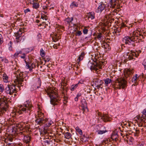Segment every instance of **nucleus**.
<instances>
[{
  "label": "nucleus",
  "mask_w": 146,
  "mask_h": 146,
  "mask_svg": "<svg viewBox=\"0 0 146 146\" xmlns=\"http://www.w3.org/2000/svg\"><path fill=\"white\" fill-rule=\"evenodd\" d=\"M53 47L54 48L57 49L58 48V46L57 45V44H54L53 46Z\"/></svg>",
  "instance_id": "60"
},
{
  "label": "nucleus",
  "mask_w": 146,
  "mask_h": 146,
  "mask_svg": "<svg viewBox=\"0 0 146 146\" xmlns=\"http://www.w3.org/2000/svg\"><path fill=\"white\" fill-rule=\"evenodd\" d=\"M88 18L90 19L93 20L95 18V13L94 12H91L88 13Z\"/></svg>",
  "instance_id": "21"
},
{
  "label": "nucleus",
  "mask_w": 146,
  "mask_h": 146,
  "mask_svg": "<svg viewBox=\"0 0 146 146\" xmlns=\"http://www.w3.org/2000/svg\"><path fill=\"white\" fill-rule=\"evenodd\" d=\"M53 34L52 39L54 42H56L60 38V34L59 33H54Z\"/></svg>",
  "instance_id": "14"
},
{
  "label": "nucleus",
  "mask_w": 146,
  "mask_h": 146,
  "mask_svg": "<svg viewBox=\"0 0 146 146\" xmlns=\"http://www.w3.org/2000/svg\"><path fill=\"white\" fill-rule=\"evenodd\" d=\"M64 100L65 101H66V102H67V100L68 99V98L66 97V96H64Z\"/></svg>",
  "instance_id": "58"
},
{
  "label": "nucleus",
  "mask_w": 146,
  "mask_h": 146,
  "mask_svg": "<svg viewBox=\"0 0 146 146\" xmlns=\"http://www.w3.org/2000/svg\"><path fill=\"white\" fill-rule=\"evenodd\" d=\"M93 82L94 83L95 86L98 88H101V86L103 83L102 80L99 79L98 78L94 79Z\"/></svg>",
  "instance_id": "11"
},
{
  "label": "nucleus",
  "mask_w": 146,
  "mask_h": 146,
  "mask_svg": "<svg viewBox=\"0 0 146 146\" xmlns=\"http://www.w3.org/2000/svg\"><path fill=\"white\" fill-rule=\"evenodd\" d=\"M108 140L107 139H105L104 140H103V144H104V143L105 144L107 143H108Z\"/></svg>",
  "instance_id": "55"
},
{
  "label": "nucleus",
  "mask_w": 146,
  "mask_h": 146,
  "mask_svg": "<svg viewBox=\"0 0 146 146\" xmlns=\"http://www.w3.org/2000/svg\"><path fill=\"white\" fill-rule=\"evenodd\" d=\"M82 84V83L80 82H79L76 84H74L72 85L70 87V89L71 91H74L76 89L78 86V85L80 84Z\"/></svg>",
  "instance_id": "25"
},
{
  "label": "nucleus",
  "mask_w": 146,
  "mask_h": 146,
  "mask_svg": "<svg viewBox=\"0 0 146 146\" xmlns=\"http://www.w3.org/2000/svg\"><path fill=\"white\" fill-rule=\"evenodd\" d=\"M26 65L25 66V68L27 69H29V70L31 72L32 71V69L35 68L36 66L35 64L32 63L27 62L26 63Z\"/></svg>",
  "instance_id": "12"
},
{
  "label": "nucleus",
  "mask_w": 146,
  "mask_h": 146,
  "mask_svg": "<svg viewBox=\"0 0 146 146\" xmlns=\"http://www.w3.org/2000/svg\"><path fill=\"white\" fill-rule=\"evenodd\" d=\"M4 60L5 61V62L6 63H7L8 62V60L6 59H4Z\"/></svg>",
  "instance_id": "64"
},
{
  "label": "nucleus",
  "mask_w": 146,
  "mask_h": 146,
  "mask_svg": "<svg viewBox=\"0 0 146 146\" xmlns=\"http://www.w3.org/2000/svg\"><path fill=\"white\" fill-rule=\"evenodd\" d=\"M27 50L26 49H24L21 50L17 51L14 54V57L16 58L19 56L21 58L23 59L25 62L27 63L29 59V56L27 54L29 52V51L27 52L26 51Z\"/></svg>",
  "instance_id": "5"
},
{
  "label": "nucleus",
  "mask_w": 146,
  "mask_h": 146,
  "mask_svg": "<svg viewBox=\"0 0 146 146\" xmlns=\"http://www.w3.org/2000/svg\"><path fill=\"white\" fill-rule=\"evenodd\" d=\"M33 108L31 103L29 100H27L25 102L24 104L19 106V109L16 110V112L19 114L24 113L30 115Z\"/></svg>",
  "instance_id": "2"
},
{
  "label": "nucleus",
  "mask_w": 146,
  "mask_h": 146,
  "mask_svg": "<svg viewBox=\"0 0 146 146\" xmlns=\"http://www.w3.org/2000/svg\"><path fill=\"white\" fill-rule=\"evenodd\" d=\"M98 115L99 118L104 122L110 121V118L107 115L102 114L101 113L99 112H98Z\"/></svg>",
  "instance_id": "10"
},
{
  "label": "nucleus",
  "mask_w": 146,
  "mask_h": 146,
  "mask_svg": "<svg viewBox=\"0 0 146 146\" xmlns=\"http://www.w3.org/2000/svg\"><path fill=\"white\" fill-rule=\"evenodd\" d=\"M43 117V113L42 114L41 116L38 115V118L35 120V122L37 124L41 125L47 121V119L46 118H44Z\"/></svg>",
  "instance_id": "9"
},
{
  "label": "nucleus",
  "mask_w": 146,
  "mask_h": 146,
  "mask_svg": "<svg viewBox=\"0 0 146 146\" xmlns=\"http://www.w3.org/2000/svg\"><path fill=\"white\" fill-rule=\"evenodd\" d=\"M46 93L51 99L52 104L55 106L60 103L61 98L56 92L53 91H49L46 92Z\"/></svg>",
  "instance_id": "3"
},
{
  "label": "nucleus",
  "mask_w": 146,
  "mask_h": 146,
  "mask_svg": "<svg viewBox=\"0 0 146 146\" xmlns=\"http://www.w3.org/2000/svg\"><path fill=\"white\" fill-rule=\"evenodd\" d=\"M96 37L99 40L102 39L103 37L102 34L101 33H99L96 35Z\"/></svg>",
  "instance_id": "41"
},
{
  "label": "nucleus",
  "mask_w": 146,
  "mask_h": 146,
  "mask_svg": "<svg viewBox=\"0 0 146 146\" xmlns=\"http://www.w3.org/2000/svg\"><path fill=\"white\" fill-rule=\"evenodd\" d=\"M8 139L9 141L10 142H11L12 141L13 139L12 138H7V139Z\"/></svg>",
  "instance_id": "62"
},
{
  "label": "nucleus",
  "mask_w": 146,
  "mask_h": 146,
  "mask_svg": "<svg viewBox=\"0 0 146 146\" xmlns=\"http://www.w3.org/2000/svg\"><path fill=\"white\" fill-rule=\"evenodd\" d=\"M30 10L29 9H27L25 10L24 11V12L25 13H27L30 12Z\"/></svg>",
  "instance_id": "57"
},
{
  "label": "nucleus",
  "mask_w": 146,
  "mask_h": 146,
  "mask_svg": "<svg viewBox=\"0 0 146 146\" xmlns=\"http://www.w3.org/2000/svg\"><path fill=\"white\" fill-rule=\"evenodd\" d=\"M116 0H111L110 1L111 6L112 8L115 7V6L116 5L117 3L116 2Z\"/></svg>",
  "instance_id": "28"
},
{
  "label": "nucleus",
  "mask_w": 146,
  "mask_h": 146,
  "mask_svg": "<svg viewBox=\"0 0 146 146\" xmlns=\"http://www.w3.org/2000/svg\"><path fill=\"white\" fill-rule=\"evenodd\" d=\"M13 43L12 42L10 41L9 43H8V46H9V49L10 50H12V45Z\"/></svg>",
  "instance_id": "46"
},
{
  "label": "nucleus",
  "mask_w": 146,
  "mask_h": 146,
  "mask_svg": "<svg viewBox=\"0 0 146 146\" xmlns=\"http://www.w3.org/2000/svg\"><path fill=\"white\" fill-rule=\"evenodd\" d=\"M14 72V74L16 75L15 76H16V79L14 81L15 84L14 85H8L5 88V93L10 95L16 93L17 92L16 87L19 88V85L23 86L24 85L23 83L24 80L26 81L28 78L25 73L21 72L19 70H17Z\"/></svg>",
  "instance_id": "1"
},
{
  "label": "nucleus",
  "mask_w": 146,
  "mask_h": 146,
  "mask_svg": "<svg viewBox=\"0 0 146 146\" xmlns=\"http://www.w3.org/2000/svg\"><path fill=\"white\" fill-rule=\"evenodd\" d=\"M81 94L78 93V94H77L76 97L78 98V97H79L80 96H81Z\"/></svg>",
  "instance_id": "63"
},
{
  "label": "nucleus",
  "mask_w": 146,
  "mask_h": 146,
  "mask_svg": "<svg viewBox=\"0 0 146 146\" xmlns=\"http://www.w3.org/2000/svg\"><path fill=\"white\" fill-rule=\"evenodd\" d=\"M37 83L38 84V85L36 86V85H34L32 86V87L33 88V90H35L36 88H39L40 86V82H38Z\"/></svg>",
  "instance_id": "35"
},
{
  "label": "nucleus",
  "mask_w": 146,
  "mask_h": 146,
  "mask_svg": "<svg viewBox=\"0 0 146 146\" xmlns=\"http://www.w3.org/2000/svg\"><path fill=\"white\" fill-rule=\"evenodd\" d=\"M40 55L42 57H44L45 56V52L44 50L42 48L40 50Z\"/></svg>",
  "instance_id": "42"
},
{
  "label": "nucleus",
  "mask_w": 146,
  "mask_h": 146,
  "mask_svg": "<svg viewBox=\"0 0 146 146\" xmlns=\"http://www.w3.org/2000/svg\"><path fill=\"white\" fill-rule=\"evenodd\" d=\"M126 85V82L124 79H118L116 80L113 87L115 89H120L124 88Z\"/></svg>",
  "instance_id": "6"
},
{
  "label": "nucleus",
  "mask_w": 146,
  "mask_h": 146,
  "mask_svg": "<svg viewBox=\"0 0 146 146\" xmlns=\"http://www.w3.org/2000/svg\"><path fill=\"white\" fill-rule=\"evenodd\" d=\"M41 18L43 19V20H45V21H46L48 19V18H47V17L46 16H41Z\"/></svg>",
  "instance_id": "51"
},
{
  "label": "nucleus",
  "mask_w": 146,
  "mask_h": 146,
  "mask_svg": "<svg viewBox=\"0 0 146 146\" xmlns=\"http://www.w3.org/2000/svg\"><path fill=\"white\" fill-rule=\"evenodd\" d=\"M142 113L145 115H146V109H144L143 110Z\"/></svg>",
  "instance_id": "56"
},
{
  "label": "nucleus",
  "mask_w": 146,
  "mask_h": 146,
  "mask_svg": "<svg viewBox=\"0 0 146 146\" xmlns=\"http://www.w3.org/2000/svg\"><path fill=\"white\" fill-rule=\"evenodd\" d=\"M133 56L132 57L130 55H128V54L127 55H126V56L127 57H126V60H130L132 59H135V58H134V57H137V56L136 55V54L135 53H134L133 54Z\"/></svg>",
  "instance_id": "20"
},
{
  "label": "nucleus",
  "mask_w": 146,
  "mask_h": 146,
  "mask_svg": "<svg viewBox=\"0 0 146 146\" xmlns=\"http://www.w3.org/2000/svg\"><path fill=\"white\" fill-rule=\"evenodd\" d=\"M44 61H45V62H48L49 61L50 58L49 56H46L45 57L43 58Z\"/></svg>",
  "instance_id": "39"
},
{
  "label": "nucleus",
  "mask_w": 146,
  "mask_h": 146,
  "mask_svg": "<svg viewBox=\"0 0 146 146\" xmlns=\"http://www.w3.org/2000/svg\"><path fill=\"white\" fill-rule=\"evenodd\" d=\"M78 5V4L76 2H73L71 4L70 7L72 8H73L75 7H77Z\"/></svg>",
  "instance_id": "32"
},
{
  "label": "nucleus",
  "mask_w": 146,
  "mask_h": 146,
  "mask_svg": "<svg viewBox=\"0 0 146 146\" xmlns=\"http://www.w3.org/2000/svg\"><path fill=\"white\" fill-rule=\"evenodd\" d=\"M128 135L127 134L125 136V137L128 139L126 140V141L127 143L130 145L133 144V139L131 137H130L129 139V138L128 137Z\"/></svg>",
  "instance_id": "22"
},
{
  "label": "nucleus",
  "mask_w": 146,
  "mask_h": 146,
  "mask_svg": "<svg viewBox=\"0 0 146 146\" xmlns=\"http://www.w3.org/2000/svg\"><path fill=\"white\" fill-rule=\"evenodd\" d=\"M73 18H68L64 20L65 23L67 24H69L73 20Z\"/></svg>",
  "instance_id": "26"
},
{
  "label": "nucleus",
  "mask_w": 146,
  "mask_h": 146,
  "mask_svg": "<svg viewBox=\"0 0 146 146\" xmlns=\"http://www.w3.org/2000/svg\"><path fill=\"white\" fill-rule=\"evenodd\" d=\"M83 32L84 34H86L88 33V30L87 29H84L83 30Z\"/></svg>",
  "instance_id": "52"
},
{
  "label": "nucleus",
  "mask_w": 146,
  "mask_h": 146,
  "mask_svg": "<svg viewBox=\"0 0 146 146\" xmlns=\"http://www.w3.org/2000/svg\"><path fill=\"white\" fill-rule=\"evenodd\" d=\"M102 62H99L96 63H92L90 62H89L88 64V67L91 70H95L97 73L100 69H102Z\"/></svg>",
  "instance_id": "8"
},
{
  "label": "nucleus",
  "mask_w": 146,
  "mask_h": 146,
  "mask_svg": "<svg viewBox=\"0 0 146 146\" xmlns=\"http://www.w3.org/2000/svg\"><path fill=\"white\" fill-rule=\"evenodd\" d=\"M139 144H137V146H143L144 142L142 141L141 142H139Z\"/></svg>",
  "instance_id": "53"
},
{
  "label": "nucleus",
  "mask_w": 146,
  "mask_h": 146,
  "mask_svg": "<svg viewBox=\"0 0 146 146\" xmlns=\"http://www.w3.org/2000/svg\"><path fill=\"white\" fill-rule=\"evenodd\" d=\"M132 82L134 83L132 84V86H135L136 85V82L137 81V74H135L132 79Z\"/></svg>",
  "instance_id": "23"
},
{
  "label": "nucleus",
  "mask_w": 146,
  "mask_h": 146,
  "mask_svg": "<svg viewBox=\"0 0 146 146\" xmlns=\"http://www.w3.org/2000/svg\"><path fill=\"white\" fill-rule=\"evenodd\" d=\"M82 104L81 105V107H82V110L83 111V113L84 112V111L87 110H88V109L87 107V104L86 101L84 100L82 102Z\"/></svg>",
  "instance_id": "18"
},
{
  "label": "nucleus",
  "mask_w": 146,
  "mask_h": 146,
  "mask_svg": "<svg viewBox=\"0 0 146 146\" xmlns=\"http://www.w3.org/2000/svg\"><path fill=\"white\" fill-rule=\"evenodd\" d=\"M83 137L80 138V140L83 142L87 141L88 139V138L86 137L84 135Z\"/></svg>",
  "instance_id": "34"
},
{
  "label": "nucleus",
  "mask_w": 146,
  "mask_h": 146,
  "mask_svg": "<svg viewBox=\"0 0 146 146\" xmlns=\"http://www.w3.org/2000/svg\"><path fill=\"white\" fill-rule=\"evenodd\" d=\"M22 32L21 31H19L18 32L15 33V36L16 37V41L17 42H18L21 41L22 38Z\"/></svg>",
  "instance_id": "13"
},
{
  "label": "nucleus",
  "mask_w": 146,
  "mask_h": 146,
  "mask_svg": "<svg viewBox=\"0 0 146 146\" xmlns=\"http://www.w3.org/2000/svg\"><path fill=\"white\" fill-rule=\"evenodd\" d=\"M85 55V53L84 52H82L81 53V54L79 56L78 59L77 60V65L76 67L77 68H78V67L80 66L79 64V62L81 60H82L84 58Z\"/></svg>",
  "instance_id": "15"
},
{
  "label": "nucleus",
  "mask_w": 146,
  "mask_h": 146,
  "mask_svg": "<svg viewBox=\"0 0 146 146\" xmlns=\"http://www.w3.org/2000/svg\"><path fill=\"white\" fill-rule=\"evenodd\" d=\"M39 7V3L38 2H33V7L34 9H37Z\"/></svg>",
  "instance_id": "29"
},
{
  "label": "nucleus",
  "mask_w": 146,
  "mask_h": 146,
  "mask_svg": "<svg viewBox=\"0 0 146 146\" xmlns=\"http://www.w3.org/2000/svg\"><path fill=\"white\" fill-rule=\"evenodd\" d=\"M104 81L106 84L107 85L111 82V80L109 78H107L105 80H104Z\"/></svg>",
  "instance_id": "38"
},
{
  "label": "nucleus",
  "mask_w": 146,
  "mask_h": 146,
  "mask_svg": "<svg viewBox=\"0 0 146 146\" xmlns=\"http://www.w3.org/2000/svg\"><path fill=\"white\" fill-rule=\"evenodd\" d=\"M105 5L103 3H101L98 7L97 9L96 10L97 13L101 12L105 8Z\"/></svg>",
  "instance_id": "16"
},
{
  "label": "nucleus",
  "mask_w": 146,
  "mask_h": 146,
  "mask_svg": "<svg viewBox=\"0 0 146 146\" xmlns=\"http://www.w3.org/2000/svg\"><path fill=\"white\" fill-rule=\"evenodd\" d=\"M30 141V137L29 136H25L24 137V141L26 143H28Z\"/></svg>",
  "instance_id": "30"
},
{
  "label": "nucleus",
  "mask_w": 146,
  "mask_h": 146,
  "mask_svg": "<svg viewBox=\"0 0 146 146\" xmlns=\"http://www.w3.org/2000/svg\"><path fill=\"white\" fill-rule=\"evenodd\" d=\"M143 66L145 68V71L144 72H146V64H145V63L144 64H143Z\"/></svg>",
  "instance_id": "61"
},
{
  "label": "nucleus",
  "mask_w": 146,
  "mask_h": 146,
  "mask_svg": "<svg viewBox=\"0 0 146 146\" xmlns=\"http://www.w3.org/2000/svg\"><path fill=\"white\" fill-rule=\"evenodd\" d=\"M5 139L0 141V143H1L2 145L4 146L5 145Z\"/></svg>",
  "instance_id": "49"
},
{
  "label": "nucleus",
  "mask_w": 146,
  "mask_h": 146,
  "mask_svg": "<svg viewBox=\"0 0 146 146\" xmlns=\"http://www.w3.org/2000/svg\"><path fill=\"white\" fill-rule=\"evenodd\" d=\"M125 27V25L124 24V23H122L121 25V27H120V29L121 28H122L123 27Z\"/></svg>",
  "instance_id": "59"
},
{
  "label": "nucleus",
  "mask_w": 146,
  "mask_h": 146,
  "mask_svg": "<svg viewBox=\"0 0 146 146\" xmlns=\"http://www.w3.org/2000/svg\"><path fill=\"white\" fill-rule=\"evenodd\" d=\"M137 36L133 35L131 36H126L123 39V42L126 44L134 46L137 43Z\"/></svg>",
  "instance_id": "4"
},
{
  "label": "nucleus",
  "mask_w": 146,
  "mask_h": 146,
  "mask_svg": "<svg viewBox=\"0 0 146 146\" xmlns=\"http://www.w3.org/2000/svg\"><path fill=\"white\" fill-rule=\"evenodd\" d=\"M107 131L106 130H98L97 131L98 133L99 134H102L107 132Z\"/></svg>",
  "instance_id": "45"
},
{
  "label": "nucleus",
  "mask_w": 146,
  "mask_h": 146,
  "mask_svg": "<svg viewBox=\"0 0 146 146\" xmlns=\"http://www.w3.org/2000/svg\"><path fill=\"white\" fill-rule=\"evenodd\" d=\"M75 129L79 134L81 135L82 134V130L79 128V127L77 126L75 128Z\"/></svg>",
  "instance_id": "33"
},
{
  "label": "nucleus",
  "mask_w": 146,
  "mask_h": 146,
  "mask_svg": "<svg viewBox=\"0 0 146 146\" xmlns=\"http://www.w3.org/2000/svg\"><path fill=\"white\" fill-rule=\"evenodd\" d=\"M64 27L61 26L59 25L58 26V27L56 28V30L57 31H58V32H60V31L62 32V30H63Z\"/></svg>",
  "instance_id": "31"
},
{
  "label": "nucleus",
  "mask_w": 146,
  "mask_h": 146,
  "mask_svg": "<svg viewBox=\"0 0 146 146\" xmlns=\"http://www.w3.org/2000/svg\"><path fill=\"white\" fill-rule=\"evenodd\" d=\"M8 139H5V145L4 146H10L11 143L8 142Z\"/></svg>",
  "instance_id": "44"
},
{
  "label": "nucleus",
  "mask_w": 146,
  "mask_h": 146,
  "mask_svg": "<svg viewBox=\"0 0 146 146\" xmlns=\"http://www.w3.org/2000/svg\"><path fill=\"white\" fill-rule=\"evenodd\" d=\"M43 9L44 10L43 12L45 13L46 14L47 12L46 11L48 9V7L46 6H44L42 7Z\"/></svg>",
  "instance_id": "47"
},
{
  "label": "nucleus",
  "mask_w": 146,
  "mask_h": 146,
  "mask_svg": "<svg viewBox=\"0 0 146 146\" xmlns=\"http://www.w3.org/2000/svg\"><path fill=\"white\" fill-rule=\"evenodd\" d=\"M106 15L105 17L107 20L109 19L112 17V15L110 13L111 12H110L109 10H107V11L106 10Z\"/></svg>",
  "instance_id": "24"
},
{
  "label": "nucleus",
  "mask_w": 146,
  "mask_h": 146,
  "mask_svg": "<svg viewBox=\"0 0 146 146\" xmlns=\"http://www.w3.org/2000/svg\"><path fill=\"white\" fill-rule=\"evenodd\" d=\"M53 121L51 120L48 121L46 124V126L48 127L52 126V125L53 124Z\"/></svg>",
  "instance_id": "37"
},
{
  "label": "nucleus",
  "mask_w": 146,
  "mask_h": 146,
  "mask_svg": "<svg viewBox=\"0 0 146 146\" xmlns=\"http://www.w3.org/2000/svg\"><path fill=\"white\" fill-rule=\"evenodd\" d=\"M8 107L7 99L3 96V98L0 99V116L5 111H6Z\"/></svg>",
  "instance_id": "7"
},
{
  "label": "nucleus",
  "mask_w": 146,
  "mask_h": 146,
  "mask_svg": "<svg viewBox=\"0 0 146 146\" xmlns=\"http://www.w3.org/2000/svg\"><path fill=\"white\" fill-rule=\"evenodd\" d=\"M104 46V48H108V49H109V47H110V45L109 44H107V43H105V44H104L103 45Z\"/></svg>",
  "instance_id": "48"
},
{
  "label": "nucleus",
  "mask_w": 146,
  "mask_h": 146,
  "mask_svg": "<svg viewBox=\"0 0 146 146\" xmlns=\"http://www.w3.org/2000/svg\"><path fill=\"white\" fill-rule=\"evenodd\" d=\"M124 72L125 76L126 78L128 77V76L131 74L133 73V72L132 70H131L130 69H125L124 70Z\"/></svg>",
  "instance_id": "17"
},
{
  "label": "nucleus",
  "mask_w": 146,
  "mask_h": 146,
  "mask_svg": "<svg viewBox=\"0 0 146 146\" xmlns=\"http://www.w3.org/2000/svg\"><path fill=\"white\" fill-rule=\"evenodd\" d=\"M4 90V87L2 84H0V94L2 93Z\"/></svg>",
  "instance_id": "36"
},
{
  "label": "nucleus",
  "mask_w": 146,
  "mask_h": 146,
  "mask_svg": "<svg viewBox=\"0 0 146 146\" xmlns=\"http://www.w3.org/2000/svg\"><path fill=\"white\" fill-rule=\"evenodd\" d=\"M3 42V40L2 35L0 34V45Z\"/></svg>",
  "instance_id": "50"
},
{
  "label": "nucleus",
  "mask_w": 146,
  "mask_h": 146,
  "mask_svg": "<svg viewBox=\"0 0 146 146\" xmlns=\"http://www.w3.org/2000/svg\"><path fill=\"white\" fill-rule=\"evenodd\" d=\"M82 34V33L81 31H77L75 32V35L76 36H80Z\"/></svg>",
  "instance_id": "43"
},
{
  "label": "nucleus",
  "mask_w": 146,
  "mask_h": 146,
  "mask_svg": "<svg viewBox=\"0 0 146 146\" xmlns=\"http://www.w3.org/2000/svg\"><path fill=\"white\" fill-rule=\"evenodd\" d=\"M64 136L65 138L66 139H72V135L69 132H66L64 134Z\"/></svg>",
  "instance_id": "27"
},
{
  "label": "nucleus",
  "mask_w": 146,
  "mask_h": 146,
  "mask_svg": "<svg viewBox=\"0 0 146 146\" xmlns=\"http://www.w3.org/2000/svg\"><path fill=\"white\" fill-rule=\"evenodd\" d=\"M3 81L5 82H7L8 81V77L6 75H4L3 77Z\"/></svg>",
  "instance_id": "40"
},
{
  "label": "nucleus",
  "mask_w": 146,
  "mask_h": 146,
  "mask_svg": "<svg viewBox=\"0 0 146 146\" xmlns=\"http://www.w3.org/2000/svg\"><path fill=\"white\" fill-rule=\"evenodd\" d=\"M50 142V140H45L44 141V142L45 143H46L47 145L49 144Z\"/></svg>",
  "instance_id": "54"
},
{
  "label": "nucleus",
  "mask_w": 146,
  "mask_h": 146,
  "mask_svg": "<svg viewBox=\"0 0 146 146\" xmlns=\"http://www.w3.org/2000/svg\"><path fill=\"white\" fill-rule=\"evenodd\" d=\"M118 135L117 133L115 132L113 133L112 135L111 136V139L113 140L116 141L117 139Z\"/></svg>",
  "instance_id": "19"
}]
</instances>
